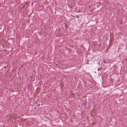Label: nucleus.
Listing matches in <instances>:
<instances>
[{"label":"nucleus","instance_id":"nucleus-5","mask_svg":"<svg viewBox=\"0 0 127 127\" xmlns=\"http://www.w3.org/2000/svg\"><path fill=\"white\" fill-rule=\"evenodd\" d=\"M79 17V16H78V15H77L76 16V18H78Z\"/></svg>","mask_w":127,"mask_h":127},{"label":"nucleus","instance_id":"nucleus-6","mask_svg":"<svg viewBox=\"0 0 127 127\" xmlns=\"http://www.w3.org/2000/svg\"><path fill=\"white\" fill-rule=\"evenodd\" d=\"M40 104H38V106H40Z\"/></svg>","mask_w":127,"mask_h":127},{"label":"nucleus","instance_id":"nucleus-4","mask_svg":"<svg viewBox=\"0 0 127 127\" xmlns=\"http://www.w3.org/2000/svg\"><path fill=\"white\" fill-rule=\"evenodd\" d=\"M103 63H107L105 61L103 60Z\"/></svg>","mask_w":127,"mask_h":127},{"label":"nucleus","instance_id":"nucleus-7","mask_svg":"<svg viewBox=\"0 0 127 127\" xmlns=\"http://www.w3.org/2000/svg\"><path fill=\"white\" fill-rule=\"evenodd\" d=\"M5 69H4V71H5Z\"/></svg>","mask_w":127,"mask_h":127},{"label":"nucleus","instance_id":"nucleus-2","mask_svg":"<svg viewBox=\"0 0 127 127\" xmlns=\"http://www.w3.org/2000/svg\"><path fill=\"white\" fill-rule=\"evenodd\" d=\"M101 69H100V68H98V69H97V70L98 71H99L100 70H101Z\"/></svg>","mask_w":127,"mask_h":127},{"label":"nucleus","instance_id":"nucleus-3","mask_svg":"<svg viewBox=\"0 0 127 127\" xmlns=\"http://www.w3.org/2000/svg\"><path fill=\"white\" fill-rule=\"evenodd\" d=\"M5 67V66H4L3 67V68L2 69V70H3V68H4Z\"/></svg>","mask_w":127,"mask_h":127},{"label":"nucleus","instance_id":"nucleus-1","mask_svg":"<svg viewBox=\"0 0 127 127\" xmlns=\"http://www.w3.org/2000/svg\"><path fill=\"white\" fill-rule=\"evenodd\" d=\"M33 77L31 75L30 76L29 78V81H32L33 80V79H32Z\"/></svg>","mask_w":127,"mask_h":127}]
</instances>
